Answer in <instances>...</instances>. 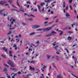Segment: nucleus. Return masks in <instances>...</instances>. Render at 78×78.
Listing matches in <instances>:
<instances>
[{
    "label": "nucleus",
    "mask_w": 78,
    "mask_h": 78,
    "mask_svg": "<svg viewBox=\"0 0 78 78\" xmlns=\"http://www.w3.org/2000/svg\"><path fill=\"white\" fill-rule=\"evenodd\" d=\"M18 74H19V75H20V74H21V73H20V72H18Z\"/></svg>",
    "instance_id": "nucleus-61"
},
{
    "label": "nucleus",
    "mask_w": 78,
    "mask_h": 78,
    "mask_svg": "<svg viewBox=\"0 0 78 78\" xmlns=\"http://www.w3.org/2000/svg\"><path fill=\"white\" fill-rule=\"evenodd\" d=\"M41 27V25H34L32 26V28L35 29L36 28H39Z\"/></svg>",
    "instance_id": "nucleus-4"
},
{
    "label": "nucleus",
    "mask_w": 78,
    "mask_h": 78,
    "mask_svg": "<svg viewBox=\"0 0 78 78\" xmlns=\"http://www.w3.org/2000/svg\"><path fill=\"white\" fill-rule=\"evenodd\" d=\"M31 75L30 74H29L27 75V76H31Z\"/></svg>",
    "instance_id": "nucleus-47"
},
{
    "label": "nucleus",
    "mask_w": 78,
    "mask_h": 78,
    "mask_svg": "<svg viewBox=\"0 0 78 78\" xmlns=\"http://www.w3.org/2000/svg\"><path fill=\"white\" fill-rule=\"evenodd\" d=\"M72 0H69V3H72Z\"/></svg>",
    "instance_id": "nucleus-51"
},
{
    "label": "nucleus",
    "mask_w": 78,
    "mask_h": 78,
    "mask_svg": "<svg viewBox=\"0 0 78 78\" xmlns=\"http://www.w3.org/2000/svg\"><path fill=\"white\" fill-rule=\"evenodd\" d=\"M33 20V19L31 18L29 19V20H30V21H32Z\"/></svg>",
    "instance_id": "nucleus-46"
},
{
    "label": "nucleus",
    "mask_w": 78,
    "mask_h": 78,
    "mask_svg": "<svg viewBox=\"0 0 78 78\" xmlns=\"http://www.w3.org/2000/svg\"><path fill=\"white\" fill-rule=\"evenodd\" d=\"M30 70H35V69H34V68L33 67L32 68L31 66H30Z\"/></svg>",
    "instance_id": "nucleus-21"
},
{
    "label": "nucleus",
    "mask_w": 78,
    "mask_h": 78,
    "mask_svg": "<svg viewBox=\"0 0 78 78\" xmlns=\"http://www.w3.org/2000/svg\"><path fill=\"white\" fill-rule=\"evenodd\" d=\"M17 5H18L19 6H20V5H19V3H18V1H17V2H16Z\"/></svg>",
    "instance_id": "nucleus-52"
},
{
    "label": "nucleus",
    "mask_w": 78,
    "mask_h": 78,
    "mask_svg": "<svg viewBox=\"0 0 78 78\" xmlns=\"http://www.w3.org/2000/svg\"><path fill=\"white\" fill-rule=\"evenodd\" d=\"M58 48H59V47H58V46H56V47H55V49H56V50H58V51H59V49H58Z\"/></svg>",
    "instance_id": "nucleus-20"
},
{
    "label": "nucleus",
    "mask_w": 78,
    "mask_h": 78,
    "mask_svg": "<svg viewBox=\"0 0 78 78\" xmlns=\"http://www.w3.org/2000/svg\"><path fill=\"white\" fill-rule=\"evenodd\" d=\"M36 71H38V72H40V70H39V69H36Z\"/></svg>",
    "instance_id": "nucleus-50"
},
{
    "label": "nucleus",
    "mask_w": 78,
    "mask_h": 78,
    "mask_svg": "<svg viewBox=\"0 0 78 78\" xmlns=\"http://www.w3.org/2000/svg\"><path fill=\"white\" fill-rule=\"evenodd\" d=\"M12 20L13 22H15V21H16V20L14 19H13V18H12L10 20V21H12Z\"/></svg>",
    "instance_id": "nucleus-18"
},
{
    "label": "nucleus",
    "mask_w": 78,
    "mask_h": 78,
    "mask_svg": "<svg viewBox=\"0 0 78 78\" xmlns=\"http://www.w3.org/2000/svg\"><path fill=\"white\" fill-rule=\"evenodd\" d=\"M6 12L4 10H2L0 11V15H2V13H4V16H7V14H6Z\"/></svg>",
    "instance_id": "nucleus-1"
},
{
    "label": "nucleus",
    "mask_w": 78,
    "mask_h": 78,
    "mask_svg": "<svg viewBox=\"0 0 78 78\" xmlns=\"http://www.w3.org/2000/svg\"><path fill=\"white\" fill-rule=\"evenodd\" d=\"M62 33H63V32L61 31L60 33V35H62Z\"/></svg>",
    "instance_id": "nucleus-48"
},
{
    "label": "nucleus",
    "mask_w": 78,
    "mask_h": 78,
    "mask_svg": "<svg viewBox=\"0 0 78 78\" xmlns=\"http://www.w3.org/2000/svg\"><path fill=\"white\" fill-rule=\"evenodd\" d=\"M48 23V22H44V23Z\"/></svg>",
    "instance_id": "nucleus-63"
},
{
    "label": "nucleus",
    "mask_w": 78,
    "mask_h": 78,
    "mask_svg": "<svg viewBox=\"0 0 78 78\" xmlns=\"http://www.w3.org/2000/svg\"><path fill=\"white\" fill-rule=\"evenodd\" d=\"M7 2L6 1H1L0 2V4L3 5H4V4H5V3H6Z\"/></svg>",
    "instance_id": "nucleus-7"
},
{
    "label": "nucleus",
    "mask_w": 78,
    "mask_h": 78,
    "mask_svg": "<svg viewBox=\"0 0 78 78\" xmlns=\"http://www.w3.org/2000/svg\"><path fill=\"white\" fill-rule=\"evenodd\" d=\"M63 7L64 8V7H65V5H66V3H65V1H64V2L63 3Z\"/></svg>",
    "instance_id": "nucleus-33"
},
{
    "label": "nucleus",
    "mask_w": 78,
    "mask_h": 78,
    "mask_svg": "<svg viewBox=\"0 0 78 78\" xmlns=\"http://www.w3.org/2000/svg\"><path fill=\"white\" fill-rule=\"evenodd\" d=\"M58 20H59V19H57L56 21V23H57V22H58Z\"/></svg>",
    "instance_id": "nucleus-55"
},
{
    "label": "nucleus",
    "mask_w": 78,
    "mask_h": 78,
    "mask_svg": "<svg viewBox=\"0 0 78 78\" xmlns=\"http://www.w3.org/2000/svg\"><path fill=\"white\" fill-rule=\"evenodd\" d=\"M0 42H1V43H2L3 44L4 43V41H0Z\"/></svg>",
    "instance_id": "nucleus-62"
},
{
    "label": "nucleus",
    "mask_w": 78,
    "mask_h": 78,
    "mask_svg": "<svg viewBox=\"0 0 78 78\" xmlns=\"http://www.w3.org/2000/svg\"><path fill=\"white\" fill-rule=\"evenodd\" d=\"M4 72H7V69H6V68H5V69H4Z\"/></svg>",
    "instance_id": "nucleus-41"
},
{
    "label": "nucleus",
    "mask_w": 78,
    "mask_h": 78,
    "mask_svg": "<svg viewBox=\"0 0 78 78\" xmlns=\"http://www.w3.org/2000/svg\"><path fill=\"white\" fill-rule=\"evenodd\" d=\"M46 67H47L44 66L43 67V69H45V68H46Z\"/></svg>",
    "instance_id": "nucleus-45"
},
{
    "label": "nucleus",
    "mask_w": 78,
    "mask_h": 78,
    "mask_svg": "<svg viewBox=\"0 0 78 78\" xmlns=\"http://www.w3.org/2000/svg\"><path fill=\"white\" fill-rule=\"evenodd\" d=\"M66 17H69L70 16V15H69V14L68 13H66Z\"/></svg>",
    "instance_id": "nucleus-40"
},
{
    "label": "nucleus",
    "mask_w": 78,
    "mask_h": 78,
    "mask_svg": "<svg viewBox=\"0 0 78 78\" xmlns=\"http://www.w3.org/2000/svg\"><path fill=\"white\" fill-rule=\"evenodd\" d=\"M10 66H11V67H15V65H14V62H12L10 65Z\"/></svg>",
    "instance_id": "nucleus-8"
},
{
    "label": "nucleus",
    "mask_w": 78,
    "mask_h": 78,
    "mask_svg": "<svg viewBox=\"0 0 78 78\" xmlns=\"http://www.w3.org/2000/svg\"><path fill=\"white\" fill-rule=\"evenodd\" d=\"M37 6L38 7V9L39 10V11H40V12H41V10L40 9L41 8V7H40V5H37Z\"/></svg>",
    "instance_id": "nucleus-19"
},
{
    "label": "nucleus",
    "mask_w": 78,
    "mask_h": 78,
    "mask_svg": "<svg viewBox=\"0 0 78 78\" xmlns=\"http://www.w3.org/2000/svg\"><path fill=\"white\" fill-rule=\"evenodd\" d=\"M11 62L10 61H9L8 62V64H9V65H11V62Z\"/></svg>",
    "instance_id": "nucleus-24"
},
{
    "label": "nucleus",
    "mask_w": 78,
    "mask_h": 78,
    "mask_svg": "<svg viewBox=\"0 0 78 78\" xmlns=\"http://www.w3.org/2000/svg\"><path fill=\"white\" fill-rule=\"evenodd\" d=\"M56 59L57 61H58L59 60V57H58V56H56Z\"/></svg>",
    "instance_id": "nucleus-25"
},
{
    "label": "nucleus",
    "mask_w": 78,
    "mask_h": 78,
    "mask_svg": "<svg viewBox=\"0 0 78 78\" xmlns=\"http://www.w3.org/2000/svg\"><path fill=\"white\" fill-rule=\"evenodd\" d=\"M27 4H30L31 3H30L29 1H27Z\"/></svg>",
    "instance_id": "nucleus-44"
},
{
    "label": "nucleus",
    "mask_w": 78,
    "mask_h": 78,
    "mask_svg": "<svg viewBox=\"0 0 78 78\" xmlns=\"http://www.w3.org/2000/svg\"><path fill=\"white\" fill-rule=\"evenodd\" d=\"M20 43H21L20 44V46L22 45V41H20Z\"/></svg>",
    "instance_id": "nucleus-54"
},
{
    "label": "nucleus",
    "mask_w": 78,
    "mask_h": 78,
    "mask_svg": "<svg viewBox=\"0 0 78 78\" xmlns=\"http://www.w3.org/2000/svg\"><path fill=\"white\" fill-rule=\"evenodd\" d=\"M13 21H12L11 23L9 24L8 25V27L9 28L10 30H13V29H14V28H12V26H11V25H12V24H13Z\"/></svg>",
    "instance_id": "nucleus-2"
},
{
    "label": "nucleus",
    "mask_w": 78,
    "mask_h": 78,
    "mask_svg": "<svg viewBox=\"0 0 78 78\" xmlns=\"http://www.w3.org/2000/svg\"><path fill=\"white\" fill-rule=\"evenodd\" d=\"M73 25H75V26H78V24L76 23H73L72 25V27L73 28Z\"/></svg>",
    "instance_id": "nucleus-12"
},
{
    "label": "nucleus",
    "mask_w": 78,
    "mask_h": 78,
    "mask_svg": "<svg viewBox=\"0 0 78 78\" xmlns=\"http://www.w3.org/2000/svg\"><path fill=\"white\" fill-rule=\"evenodd\" d=\"M42 30H44L43 29H40L37 30V31H42Z\"/></svg>",
    "instance_id": "nucleus-27"
},
{
    "label": "nucleus",
    "mask_w": 78,
    "mask_h": 78,
    "mask_svg": "<svg viewBox=\"0 0 78 78\" xmlns=\"http://www.w3.org/2000/svg\"><path fill=\"white\" fill-rule=\"evenodd\" d=\"M3 50H4L5 51V52H6L7 54H8V48H6L5 47L3 48Z\"/></svg>",
    "instance_id": "nucleus-6"
},
{
    "label": "nucleus",
    "mask_w": 78,
    "mask_h": 78,
    "mask_svg": "<svg viewBox=\"0 0 78 78\" xmlns=\"http://www.w3.org/2000/svg\"><path fill=\"white\" fill-rule=\"evenodd\" d=\"M69 9V8L68 7V6L66 7V10H67V9Z\"/></svg>",
    "instance_id": "nucleus-60"
},
{
    "label": "nucleus",
    "mask_w": 78,
    "mask_h": 78,
    "mask_svg": "<svg viewBox=\"0 0 78 78\" xmlns=\"http://www.w3.org/2000/svg\"><path fill=\"white\" fill-rule=\"evenodd\" d=\"M13 48H15V50H17V46L16 44H14V45L13 46Z\"/></svg>",
    "instance_id": "nucleus-13"
},
{
    "label": "nucleus",
    "mask_w": 78,
    "mask_h": 78,
    "mask_svg": "<svg viewBox=\"0 0 78 78\" xmlns=\"http://www.w3.org/2000/svg\"><path fill=\"white\" fill-rule=\"evenodd\" d=\"M21 11H22L23 12H25V10L22 8H21Z\"/></svg>",
    "instance_id": "nucleus-22"
},
{
    "label": "nucleus",
    "mask_w": 78,
    "mask_h": 78,
    "mask_svg": "<svg viewBox=\"0 0 78 78\" xmlns=\"http://www.w3.org/2000/svg\"><path fill=\"white\" fill-rule=\"evenodd\" d=\"M16 42L17 43L19 42V39H16Z\"/></svg>",
    "instance_id": "nucleus-35"
},
{
    "label": "nucleus",
    "mask_w": 78,
    "mask_h": 78,
    "mask_svg": "<svg viewBox=\"0 0 78 78\" xmlns=\"http://www.w3.org/2000/svg\"><path fill=\"white\" fill-rule=\"evenodd\" d=\"M65 50H66L67 53H69V51H68V50H67V49L66 48L65 49Z\"/></svg>",
    "instance_id": "nucleus-38"
},
{
    "label": "nucleus",
    "mask_w": 78,
    "mask_h": 78,
    "mask_svg": "<svg viewBox=\"0 0 78 78\" xmlns=\"http://www.w3.org/2000/svg\"><path fill=\"white\" fill-rule=\"evenodd\" d=\"M12 6H13V7H14V8H16V6H15V5L13 4H12Z\"/></svg>",
    "instance_id": "nucleus-49"
},
{
    "label": "nucleus",
    "mask_w": 78,
    "mask_h": 78,
    "mask_svg": "<svg viewBox=\"0 0 78 78\" xmlns=\"http://www.w3.org/2000/svg\"><path fill=\"white\" fill-rule=\"evenodd\" d=\"M33 46H34V47H37V46H35L34 45V44H31L30 45V48H31V47H33Z\"/></svg>",
    "instance_id": "nucleus-16"
},
{
    "label": "nucleus",
    "mask_w": 78,
    "mask_h": 78,
    "mask_svg": "<svg viewBox=\"0 0 78 78\" xmlns=\"http://www.w3.org/2000/svg\"><path fill=\"white\" fill-rule=\"evenodd\" d=\"M57 78H63V77L61 76V74L59 75H57Z\"/></svg>",
    "instance_id": "nucleus-15"
},
{
    "label": "nucleus",
    "mask_w": 78,
    "mask_h": 78,
    "mask_svg": "<svg viewBox=\"0 0 78 78\" xmlns=\"http://www.w3.org/2000/svg\"><path fill=\"white\" fill-rule=\"evenodd\" d=\"M42 76L40 78H44V75L42 74Z\"/></svg>",
    "instance_id": "nucleus-56"
},
{
    "label": "nucleus",
    "mask_w": 78,
    "mask_h": 78,
    "mask_svg": "<svg viewBox=\"0 0 78 78\" xmlns=\"http://www.w3.org/2000/svg\"><path fill=\"white\" fill-rule=\"evenodd\" d=\"M9 2L10 3H11L12 2V0H9Z\"/></svg>",
    "instance_id": "nucleus-28"
},
{
    "label": "nucleus",
    "mask_w": 78,
    "mask_h": 78,
    "mask_svg": "<svg viewBox=\"0 0 78 78\" xmlns=\"http://www.w3.org/2000/svg\"><path fill=\"white\" fill-rule=\"evenodd\" d=\"M52 29V27H51L46 29H43V30L44 31H49L50 30H51Z\"/></svg>",
    "instance_id": "nucleus-3"
},
{
    "label": "nucleus",
    "mask_w": 78,
    "mask_h": 78,
    "mask_svg": "<svg viewBox=\"0 0 78 78\" xmlns=\"http://www.w3.org/2000/svg\"><path fill=\"white\" fill-rule=\"evenodd\" d=\"M2 56L3 58H6V56L5 55H2Z\"/></svg>",
    "instance_id": "nucleus-43"
},
{
    "label": "nucleus",
    "mask_w": 78,
    "mask_h": 78,
    "mask_svg": "<svg viewBox=\"0 0 78 78\" xmlns=\"http://www.w3.org/2000/svg\"><path fill=\"white\" fill-rule=\"evenodd\" d=\"M36 43L37 44H39V41H37L36 42Z\"/></svg>",
    "instance_id": "nucleus-58"
},
{
    "label": "nucleus",
    "mask_w": 78,
    "mask_h": 78,
    "mask_svg": "<svg viewBox=\"0 0 78 78\" xmlns=\"http://www.w3.org/2000/svg\"><path fill=\"white\" fill-rule=\"evenodd\" d=\"M24 16H29L30 17H35V16H34L33 15H28V14H27L26 13L25 14Z\"/></svg>",
    "instance_id": "nucleus-11"
},
{
    "label": "nucleus",
    "mask_w": 78,
    "mask_h": 78,
    "mask_svg": "<svg viewBox=\"0 0 78 78\" xmlns=\"http://www.w3.org/2000/svg\"><path fill=\"white\" fill-rule=\"evenodd\" d=\"M72 75L73 76H74V77H75V78H78V77L77 76H75V75L73 74H72Z\"/></svg>",
    "instance_id": "nucleus-29"
},
{
    "label": "nucleus",
    "mask_w": 78,
    "mask_h": 78,
    "mask_svg": "<svg viewBox=\"0 0 78 78\" xmlns=\"http://www.w3.org/2000/svg\"><path fill=\"white\" fill-rule=\"evenodd\" d=\"M17 75V74H14V73H13L12 74H11V76H12V78H15V76H16V75Z\"/></svg>",
    "instance_id": "nucleus-10"
},
{
    "label": "nucleus",
    "mask_w": 78,
    "mask_h": 78,
    "mask_svg": "<svg viewBox=\"0 0 78 78\" xmlns=\"http://www.w3.org/2000/svg\"><path fill=\"white\" fill-rule=\"evenodd\" d=\"M67 33H69V34H72V33H73V32L71 31H68L67 32Z\"/></svg>",
    "instance_id": "nucleus-23"
},
{
    "label": "nucleus",
    "mask_w": 78,
    "mask_h": 78,
    "mask_svg": "<svg viewBox=\"0 0 78 78\" xmlns=\"http://www.w3.org/2000/svg\"><path fill=\"white\" fill-rule=\"evenodd\" d=\"M55 34H56V32H55L54 31H52L51 32V33L50 34H49L47 35V36H53L55 35Z\"/></svg>",
    "instance_id": "nucleus-5"
},
{
    "label": "nucleus",
    "mask_w": 78,
    "mask_h": 78,
    "mask_svg": "<svg viewBox=\"0 0 78 78\" xmlns=\"http://www.w3.org/2000/svg\"><path fill=\"white\" fill-rule=\"evenodd\" d=\"M16 58H17V57H16V56H14L13 57V59L14 60H16Z\"/></svg>",
    "instance_id": "nucleus-31"
},
{
    "label": "nucleus",
    "mask_w": 78,
    "mask_h": 78,
    "mask_svg": "<svg viewBox=\"0 0 78 78\" xmlns=\"http://www.w3.org/2000/svg\"><path fill=\"white\" fill-rule=\"evenodd\" d=\"M4 65L5 66H6V67H9V66H8V65H6L5 64H4Z\"/></svg>",
    "instance_id": "nucleus-42"
},
{
    "label": "nucleus",
    "mask_w": 78,
    "mask_h": 78,
    "mask_svg": "<svg viewBox=\"0 0 78 78\" xmlns=\"http://www.w3.org/2000/svg\"><path fill=\"white\" fill-rule=\"evenodd\" d=\"M10 69H11V70H15V71H17V69L14 68H10Z\"/></svg>",
    "instance_id": "nucleus-14"
},
{
    "label": "nucleus",
    "mask_w": 78,
    "mask_h": 78,
    "mask_svg": "<svg viewBox=\"0 0 78 78\" xmlns=\"http://www.w3.org/2000/svg\"><path fill=\"white\" fill-rule=\"evenodd\" d=\"M11 33H12L11 31H9V33L7 34V35H10V34H11Z\"/></svg>",
    "instance_id": "nucleus-26"
},
{
    "label": "nucleus",
    "mask_w": 78,
    "mask_h": 78,
    "mask_svg": "<svg viewBox=\"0 0 78 78\" xmlns=\"http://www.w3.org/2000/svg\"><path fill=\"white\" fill-rule=\"evenodd\" d=\"M22 25H24V26H25V25H26V24L24 23H22Z\"/></svg>",
    "instance_id": "nucleus-53"
},
{
    "label": "nucleus",
    "mask_w": 78,
    "mask_h": 78,
    "mask_svg": "<svg viewBox=\"0 0 78 78\" xmlns=\"http://www.w3.org/2000/svg\"><path fill=\"white\" fill-rule=\"evenodd\" d=\"M51 56V55H48L47 56L48 59H49L50 58Z\"/></svg>",
    "instance_id": "nucleus-37"
},
{
    "label": "nucleus",
    "mask_w": 78,
    "mask_h": 78,
    "mask_svg": "<svg viewBox=\"0 0 78 78\" xmlns=\"http://www.w3.org/2000/svg\"><path fill=\"white\" fill-rule=\"evenodd\" d=\"M36 34V33H35V32H33V33H30V35L32 36V35H34V34Z\"/></svg>",
    "instance_id": "nucleus-17"
},
{
    "label": "nucleus",
    "mask_w": 78,
    "mask_h": 78,
    "mask_svg": "<svg viewBox=\"0 0 78 78\" xmlns=\"http://www.w3.org/2000/svg\"><path fill=\"white\" fill-rule=\"evenodd\" d=\"M27 8H29V7H30V5H27Z\"/></svg>",
    "instance_id": "nucleus-57"
},
{
    "label": "nucleus",
    "mask_w": 78,
    "mask_h": 78,
    "mask_svg": "<svg viewBox=\"0 0 78 78\" xmlns=\"http://www.w3.org/2000/svg\"><path fill=\"white\" fill-rule=\"evenodd\" d=\"M44 4H45V3H41V4H40V5H41V6H43V5H44Z\"/></svg>",
    "instance_id": "nucleus-39"
},
{
    "label": "nucleus",
    "mask_w": 78,
    "mask_h": 78,
    "mask_svg": "<svg viewBox=\"0 0 78 78\" xmlns=\"http://www.w3.org/2000/svg\"><path fill=\"white\" fill-rule=\"evenodd\" d=\"M55 43V42H54L53 43V44L54 46L55 45H56V44Z\"/></svg>",
    "instance_id": "nucleus-59"
},
{
    "label": "nucleus",
    "mask_w": 78,
    "mask_h": 78,
    "mask_svg": "<svg viewBox=\"0 0 78 78\" xmlns=\"http://www.w3.org/2000/svg\"><path fill=\"white\" fill-rule=\"evenodd\" d=\"M9 54H11V53H12V52L11 51H9Z\"/></svg>",
    "instance_id": "nucleus-36"
},
{
    "label": "nucleus",
    "mask_w": 78,
    "mask_h": 78,
    "mask_svg": "<svg viewBox=\"0 0 78 78\" xmlns=\"http://www.w3.org/2000/svg\"><path fill=\"white\" fill-rule=\"evenodd\" d=\"M33 63V64H34L35 63V62L34 61H31V62H30V63Z\"/></svg>",
    "instance_id": "nucleus-32"
},
{
    "label": "nucleus",
    "mask_w": 78,
    "mask_h": 78,
    "mask_svg": "<svg viewBox=\"0 0 78 78\" xmlns=\"http://www.w3.org/2000/svg\"><path fill=\"white\" fill-rule=\"evenodd\" d=\"M72 39V37H68V40H71Z\"/></svg>",
    "instance_id": "nucleus-30"
},
{
    "label": "nucleus",
    "mask_w": 78,
    "mask_h": 78,
    "mask_svg": "<svg viewBox=\"0 0 78 78\" xmlns=\"http://www.w3.org/2000/svg\"><path fill=\"white\" fill-rule=\"evenodd\" d=\"M45 2H46L47 4L46 5V6H48V3L50 2H51V0H48V1H45Z\"/></svg>",
    "instance_id": "nucleus-9"
},
{
    "label": "nucleus",
    "mask_w": 78,
    "mask_h": 78,
    "mask_svg": "<svg viewBox=\"0 0 78 78\" xmlns=\"http://www.w3.org/2000/svg\"><path fill=\"white\" fill-rule=\"evenodd\" d=\"M7 77L8 78H10L11 77L10 76H8Z\"/></svg>",
    "instance_id": "nucleus-64"
},
{
    "label": "nucleus",
    "mask_w": 78,
    "mask_h": 78,
    "mask_svg": "<svg viewBox=\"0 0 78 78\" xmlns=\"http://www.w3.org/2000/svg\"><path fill=\"white\" fill-rule=\"evenodd\" d=\"M30 48H31L30 47V48L28 49L29 51H32V50H33L31 49Z\"/></svg>",
    "instance_id": "nucleus-34"
}]
</instances>
